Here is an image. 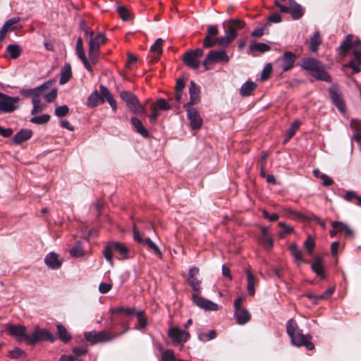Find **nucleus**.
<instances>
[{"mask_svg": "<svg viewBox=\"0 0 361 361\" xmlns=\"http://www.w3.org/2000/svg\"><path fill=\"white\" fill-rule=\"evenodd\" d=\"M322 42V40L319 32H315L310 40V51L313 53L317 52L319 47L321 45Z\"/></svg>", "mask_w": 361, "mask_h": 361, "instance_id": "nucleus-35", "label": "nucleus"}, {"mask_svg": "<svg viewBox=\"0 0 361 361\" xmlns=\"http://www.w3.org/2000/svg\"><path fill=\"white\" fill-rule=\"evenodd\" d=\"M50 120L49 114H43L41 116H34L30 119V121L36 124H45Z\"/></svg>", "mask_w": 361, "mask_h": 361, "instance_id": "nucleus-51", "label": "nucleus"}, {"mask_svg": "<svg viewBox=\"0 0 361 361\" xmlns=\"http://www.w3.org/2000/svg\"><path fill=\"white\" fill-rule=\"evenodd\" d=\"M297 56L292 51H287L278 59V61L281 62V68L283 72L292 69L294 66Z\"/></svg>", "mask_w": 361, "mask_h": 361, "instance_id": "nucleus-17", "label": "nucleus"}, {"mask_svg": "<svg viewBox=\"0 0 361 361\" xmlns=\"http://www.w3.org/2000/svg\"><path fill=\"white\" fill-rule=\"evenodd\" d=\"M244 25V22L240 20H231L228 25V33H226V35H228L232 39H234L237 37V30L242 28Z\"/></svg>", "mask_w": 361, "mask_h": 361, "instance_id": "nucleus-30", "label": "nucleus"}, {"mask_svg": "<svg viewBox=\"0 0 361 361\" xmlns=\"http://www.w3.org/2000/svg\"><path fill=\"white\" fill-rule=\"evenodd\" d=\"M6 51L9 53L10 57L13 59L18 58L21 54V49L18 44H11L7 46Z\"/></svg>", "mask_w": 361, "mask_h": 361, "instance_id": "nucleus-44", "label": "nucleus"}, {"mask_svg": "<svg viewBox=\"0 0 361 361\" xmlns=\"http://www.w3.org/2000/svg\"><path fill=\"white\" fill-rule=\"evenodd\" d=\"M334 287H330L322 294L317 295L314 293H307L305 296L314 304H317L319 301L325 300L326 298L330 297L334 293Z\"/></svg>", "mask_w": 361, "mask_h": 361, "instance_id": "nucleus-27", "label": "nucleus"}, {"mask_svg": "<svg viewBox=\"0 0 361 361\" xmlns=\"http://www.w3.org/2000/svg\"><path fill=\"white\" fill-rule=\"evenodd\" d=\"M76 54L78 57V59L82 61V64L84 65L85 68L90 72H93V68L92 66L90 65V61H88L85 52L84 50L83 47V42L81 37H78L76 42Z\"/></svg>", "mask_w": 361, "mask_h": 361, "instance_id": "nucleus-18", "label": "nucleus"}, {"mask_svg": "<svg viewBox=\"0 0 361 361\" xmlns=\"http://www.w3.org/2000/svg\"><path fill=\"white\" fill-rule=\"evenodd\" d=\"M73 257H81L85 255V251L81 241H77L69 251Z\"/></svg>", "mask_w": 361, "mask_h": 361, "instance_id": "nucleus-41", "label": "nucleus"}, {"mask_svg": "<svg viewBox=\"0 0 361 361\" xmlns=\"http://www.w3.org/2000/svg\"><path fill=\"white\" fill-rule=\"evenodd\" d=\"M99 54H100L99 49H94L92 47H88V56H89L88 61H90L91 66L95 65L97 63V61L99 60Z\"/></svg>", "mask_w": 361, "mask_h": 361, "instance_id": "nucleus-45", "label": "nucleus"}, {"mask_svg": "<svg viewBox=\"0 0 361 361\" xmlns=\"http://www.w3.org/2000/svg\"><path fill=\"white\" fill-rule=\"evenodd\" d=\"M360 47L361 50V41L358 38L353 40V35L349 34L339 47V54L346 56L350 50L353 52L355 49H358Z\"/></svg>", "mask_w": 361, "mask_h": 361, "instance_id": "nucleus-13", "label": "nucleus"}, {"mask_svg": "<svg viewBox=\"0 0 361 361\" xmlns=\"http://www.w3.org/2000/svg\"><path fill=\"white\" fill-rule=\"evenodd\" d=\"M235 317L236 318L237 323L240 325L245 324L251 319L250 312L245 308H240L235 310Z\"/></svg>", "mask_w": 361, "mask_h": 361, "instance_id": "nucleus-29", "label": "nucleus"}, {"mask_svg": "<svg viewBox=\"0 0 361 361\" xmlns=\"http://www.w3.org/2000/svg\"><path fill=\"white\" fill-rule=\"evenodd\" d=\"M312 269L318 276H320L321 279H326L322 259L320 258H317L314 260L312 264Z\"/></svg>", "mask_w": 361, "mask_h": 361, "instance_id": "nucleus-38", "label": "nucleus"}, {"mask_svg": "<svg viewBox=\"0 0 361 361\" xmlns=\"http://www.w3.org/2000/svg\"><path fill=\"white\" fill-rule=\"evenodd\" d=\"M116 11L123 20L126 21L130 19V13L126 6L117 4Z\"/></svg>", "mask_w": 361, "mask_h": 361, "instance_id": "nucleus-48", "label": "nucleus"}, {"mask_svg": "<svg viewBox=\"0 0 361 361\" xmlns=\"http://www.w3.org/2000/svg\"><path fill=\"white\" fill-rule=\"evenodd\" d=\"M152 106L155 107V109L158 111H168L171 108L169 102L163 98H159L156 103L152 105Z\"/></svg>", "mask_w": 361, "mask_h": 361, "instance_id": "nucleus-46", "label": "nucleus"}, {"mask_svg": "<svg viewBox=\"0 0 361 361\" xmlns=\"http://www.w3.org/2000/svg\"><path fill=\"white\" fill-rule=\"evenodd\" d=\"M272 71V66L271 63H267L266 66L264 68L262 73L261 74V79L263 81L267 80Z\"/></svg>", "mask_w": 361, "mask_h": 361, "instance_id": "nucleus-60", "label": "nucleus"}, {"mask_svg": "<svg viewBox=\"0 0 361 361\" xmlns=\"http://www.w3.org/2000/svg\"><path fill=\"white\" fill-rule=\"evenodd\" d=\"M163 43L164 40L161 38H158L157 39H156L154 43L151 46L150 51L157 54H161Z\"/></svg>", "mask_w": 361, "mask_h": 361, "instance_id": "nucleus-50", "label": "nucleus"}, {"mask_svg": "<svg viewBox=\"0 0 361 361\" xmlns=\"http://www.w3.org/2000/svg\"><path fill=\"white\" fill-rule=\"evenodd\" d=\"M120 97L126 102L130 109L134 107L139 101L136 95L130 91L123 90L121 92Z\"/></svg>", "mask_w": 361, "mask_h": 361, "instance_id": "nucleus-28", "label": "nucleus"}, {"mask_svg": "<svg viewBox=\"0 0 361 361\" xmlns=\"http://www.w3.org/2000/svg\"><path fill=\"white\" fill-rule=\"evenodd\" d=\"M217 44L222 47H227L233 39H232L228 35H225L223 37L216 38Z\"/></svg>", "mask_w": 361, "mask_h": 361, "instance_id": "nucleus-59", "label": "nucleus"}, {"mask_svg": "<svg viewBox=\"0 0 361 361\" xmlns=\"http://www.w3.org/2000/svg\"><path fill=\"white\" fill-rule=\"evenodd\" d=\"M52 85L53 81L49 80L44 82L42 85L35 87L34 89L37 90L36 93L38 95V98L43 97L47 102H53L57 97V90L56 88H52Z\"/></svg>", "mask_w": 361, "mask_h": 361, "instance_id": "nucleus-8", "label": "nucleus"}, {"mask_svg": "<svg viewBox=\"0 0 361 361\" xmlns=\"http://www.w3.org/2000/svg\"><path fill=\"white\" fill-rule=\"evenodd\" d=\"M301 67L317 80L327 82H331L332 80L331 75L325 71L324 65L318 59L311 57L304 58L302 60Z\"/></svg>", "mask_w": 361, "mask_h": 361, "instance_id": "nucleus-2", "label": "nucleus"}, {"mask_svg": "<svg viewBox=\"0 0 361 361\" xmlns=\"http://www.w3.org/2000/svg\"><path fill=\"white\" fill-rule=\"evenodd\" d=\"M69 114V108L67 105L57 106L54 110V114L57 117H64Z\"/></svg>", "mask_w": 361, "mask_h": 361, "instance_id": "nucleus-54", "label": "nucleus"}, {"mask_svg": "<svg viewBox=\"0 0 361 361\" xmlns=\"http://www.w3.org/2000/svg\"><path fill=\"white\" fill-rule=\"evenodd\" d=\"M56 331L59 338L66 343L72 339L71 334L67 331L66 328L61 324L56 325Z\"/></svg>", "mask_w": 361, "mask_h": 361, "instance_id": "nucleus-34", "label": "nucleus"}, {"mask_svg": "<svg viewBox=\"0 0 361 361\" xmlns=\"http://www.w3.org/2000/svg\"><path fill=\"white\" fill-rule=\"evenodd\" d=\"M200 269L196 267L189 269L187 281L192 290L195 292H200L201 290V281L195 277L199 274Z\"/></svg>", "mask_w": 361, "mask_h": 361, "instance_id": "nucleus-19", "label": "nucleus"}, {"mask_svg": "<svg viewBox=\"0 0 361 361\" xmlns=\"http://www.w3.org/2000/svg\"><path fill=\"white\" fill-rule=\"evenodd\" d=\"M130 111L133 114L140 116H146L147 114L145 107L140 103V101L137 102V104L130 109Z\"/></svg>", "mask_w": 361, "mask_h": 361, "instance_id": "nucleus-57", "label": "nucleus"}, {"mask_svg": "<svg viewBox=\"0 0 361 361\" xmlns=\"http://www.w3.org/2000/svg\"><path fill=\"white\" fill-rule=\"evenodd\" d=\"M5 329L10 336L15 337L18 342L25 341L27 344L29 334H27V329L25 326L8 323L5 325Z\"/></svg>", "mask_w": 361, "mask_h": 361, "instance_id": "nucleus-9", "label": "nucleus"}, {"mask_svg": "<svg viewBox=\"0 0 361 361\" xmlns=\"http://www.w3.org/2000/svg\"><path fill=\"white\" fill-rule=\"evenodd\" d=\"M290 252L293 257H294L295 260L300 262H304L302 252L297 245L293 243L289 247Z\"/></svg>", "mask_w": 361, "mask_h": 361, "instance_id": "nucleus-47", "label": "nucleus"}, {"mask_svg": "<svg viewBox=\"0 0 361 361\" xmlns=\"http://www.w3.org/2000/svg\"><path fill=\"white\" fill-rule=\"evenodd\" d=\"M216 336V332L215 330H210L208 334H202L200 336V339L202 341H208L215 338Z\"/></svg>", "mask_w": 361, "mask_h": 361, "instance_id": "nucleus-62", "label": "nucleus"}, {"mask_svg": "<svg viewBox=\"0 0 361 361\" xmlns=\"http://www.w3.org/2000/svg\"><path fill=\"white\" fill-rule=\"evenodd\" d=\"M168 336L171 339L174 345L183 344L190 338V335L187 331L183 330L178 326L169 328L168 330Z\"/></svg>", "mask_w": 361, "mask_h": 361, "instance_id": "nucleus-10", "label": "nucleus"}, {"mask_svg": "<svg viewBox=\"0 0 361 361\" xmlns=\"http://www.w3.org/2000/svg\"><path fill=\"white\" fill-rule=\"evenodd\" d=\"M329 95L331 103L343 115L347 111L346 102L343 92L338 85L333 84L329 88Z\"/></svg>", "mask_w": 361, "mask_h": 361, "instance_id": "nucleus-4", "label": "nucleus"}, {"mask_svg": "<svg viewBox=\"0 0 361 361\" xmlns=\"http://www.w3.org/2000/svg\"><path fill=\"white\" fill-rule=\"evenodd\" d=\"M290 4L292 6V9L289 13L293 20H299L304 15V10L302 7L293 0H290Z\"/></svg>", "mask_w": 361, "mask_h": 361, "instance_id": "nucleus-32", "label": "nucleus"}, {"mask_svg": "<svg viewBox=\"0 0 361 361\" xmlns=\"http://www.w3.org/2000/svg\"><path fill=\"white\" fill-rule=\"evenodd\" d=\"M26 353L22 349L16 347L9 352V357L12 359H18L25 357Z\"/></svg>", "mask_w": 361, "mask_h": 361, "instance_id": "nucleus-56", "label": "nucleus"}, {"mask_svg": "<svg viewBox=\"0 0 361 361\" xmlns=\"http://www.w3.org/2000/svg\"><path fill=\"white\" fill-rule=\"evenodd\" d=\"M55 341L56 338L48 329L35 326L33 332L29 334L27 345H35L36 343L42 341L54 343Z\"/></svg>", "mask_w": 361, "mask_h": 361, "instance_id": "nucleus-5", "label": "nucleus"}, {"mask_svg": "<svg viewBox=\"0 0 361 361\" xmlns=\"http://www.w3.org/2000/svg\"><path fill=\"white\" fill-rule=\"evenodd\" d=\"M130 123L135 131L140 134L144 138L149 137L150 135L147 128L143 126L142 121L137 117L133 116L130 118Z\"/></svg>", "mask_w": 361, "mask_h": 361, "instance_id": "nucleus-24", "label": "nucleus"}, {"mask_svg": "<svg viewBox=\"0 0 361 361\" xmlns=\"http://www.w3.org/2000/svg\"><path fill=\"white\" fill-rule=\"evenodd\" d=\"M229 61V56H228L225 50H212L206 56L203 65L207 70V65L217 62L227 63Z\"/></svg>", "mask_w": 361, "mask_h": 361, "instance_id": "nucleus-14", "label": "nucleus"}, {"mask_svg": "<svg viewBox=\"0 0 361 361\" xmlns=\"http://www.w3.org/2000/svg\"><path fill=\"white\" fill-rule=\"evenodd\" d=\"M217 44L216 38H213L212 37H209L206 35L205 38L203 40V46L205 48H210L215 46Z\"/></svg>", "mask_w": 361, "mask_h": 361, "instance_id": "nucleus-58", "label": "nucleus"}, {"mask_svg": "<svg viewBox=\"0 0 361 361\" xmlns=\"http://www.w3.org/2000/svg\"><path fill=\"white\" fill-rule=\"evenodd\" d=\"M117 252L121 255V259L130 258V250L124 244L120 242H111L104 248L103 255L106 260L113 264V253Z\"/></svg>", "mask_w": 361, "mask_h": 361, "instance_id": "nucleus-3", "label": "nucleus"}, {"mask_svg": "<svg viewBox=\"0 0 361 361\" xmlns=\"http://www.w3.org/2000/svg\"><path fill=\"white\" fill-rule=\"evenodd\" d=\"M247 279V292L250 295H254L255 293V279L252 272L250 270L245 271Z\"/></svg>", "mask_w": 361, "mask_h": 361, "instance_id": "nucleus-42", "label": "nucleus"}, {"mask_svg": "<svg viewBox=\"0 0 361 361\" xmlns=\"http://www.w3.org/2000/svg\"><path fill=\"white\" fill-rule=\"evenodd\" d=\"M286 332L293 345L305 346L309 350L314 349V345L311 342L312 336L309 334L304 335L294 319H290L287 322Z\"/></svg>", "mask_w": 361, "mask_h": 361, "instance_id": "nucleus-1", "label": "nucleus"}, {"mask_svg": "<svg viewBox=\"0 0 361 361\" xmlns=\"http://www.w3.org/2000/svg\"><path fill=\"white\" fill-rule=\"evenodd\" d=\"M19 101L18 97H11L3 93L0 96V114L11 113L19 109Z\"/></svg>", "mask_w": 361, "mask_h": 361, "instance_id": "nucleus-7", "label": "nucleus"}, {"mask_svg": "<svg viewBox=\"0 0 361 361\" xmlns=\"http://www.w3.org/2000/svg\"><path fill=\"white\" fill-rule=\"evenodd\" d=\"M130 123L135 131L140 134L144 138L149 137L150 135L147 128L143 126L142 121L137 117L133 116L130 118Z\"/></svg>", "mask_w": 361, "mask_h": 361, "instance_id": "nucleus-23", "label": "nucleus"}, {"mask_svg": "<svg viewBox=\"0 0 361 361\" xmlns=\"http://www.w3.org/2000/svg\"><path fill=\"white\" fill-rule=\"evenodd\" d=\"M249 49L251 51H258L260 53H264V52H267V51L271 50V47L266 43L255 42V43H252L249 46Z\"/></svg>", "mask_w": 361, "mask_h": 361, "instance_id": "nucleus-40", "label": "nucleus"}, {"mask_svg": "<svg viewBox=\"0 0 361 361\" xmlns=\"http://www.w3.org/2000/svg\"><path fill=\"white\" fill-rule=\"evenodd\" d=\"M315 243L314 239L312 237L308 236L307 240L304 242V247L307 249L309 254L312 252Z\"/></svg>", "mask_w": 361, "mask_h": 361, "instance_id": "nucleus-61", "label": "nucleus"}, {"mask_svg": "<svg viewBox=\"0 0 361 361\" xmlns=\"http://www.w3.org/2000/svg\"><path fill=\"white\" fill-rule=\"evenodd\" d=\"M20 21L19 17H13L8 19L2 27H6V30H14L16 29L15 24L18 23Z\"/></svg>", "mask_w": 361, "mask_h": 361, "instance_id": "nucleus-55", "label": "nucleus"}, {"mask_svg": "<svg viewBox=\"0 0 361 361\" xmlns=\"http://www.w3.org/2000/svg\"><path fill=\"white\" fill-rule=\"evenodd\" d=\"M90 40H89V47H93L94 49H97L100 50V47L102 44H104L106 41V36L104 33H99L97 35L94 36L93 32H90Z\"/></svg>", "mask_w": 361, "mask_h": 361, "instance_id": "nucleus-25", "label": "nucleus"}, {"mask_svg": "<svg viewBox=\"0 0 361 361\" xmlns=\"http://www.w3.org/2000/svg\"><path fill=\"white\" fill-rule=\"evenodd\" d=\"M63 261L59 259V255L54 252L48 253L44 257L45 264L51 269H59L62 265Z\"/></svg>", "mask_w": 361, "mask_h": 361, "instance_id": "nucleus-22", "label": "nucleus"}, {"mask_svg": "<svg viewBox=\"0 0 361 361\" xmlns=\"http://www.w3.org/2000/svg\"><path fill=\"white\" fill-rule=\"evenodd\" d=\"M257 87L254 82L247 80L243 83L240 89V94L243 97L250 96L253 90Z\"/></svg>", "mask_w": 361, "mask_h": 361, "instance_id": "nucleus-37", "label": "nucleus"}, {"mask_svg": "<svg viewBox=\"0 0 361 361\" xmlns=\"http://www.w3.org/2000/svg\"><path fill=\"white\" fill-rule=\"evenodd\" d=\"M133 239L135 241L137 242L138 243L142 245H145V238H144L142 237L140 232L135 227L133 228Z\"/></svg>", "mask_w": 361, "mask_h": 361, "instance_id": "nucleus-63", "label": "nucleus"}, {"mask_svg": "<svg viewBox=\"0 0 361 361\" xmlns=\"http://www.w3.org/2000/svg\"><path fill=\"white\" fill-rule=\"evenodd\" d=\"M189 94H190V101L188 103L184 104L183 107L185 109L190 107L191 106H193L195 104H197L200 101V89L193 80H191L190 82Z\"/></svg>", "mask_w": 361, "mask_h": 361, "instance_id": "nucleus-20", "label": "nucleus"}, {"mask_svg": "<svg viewBox=\"0 0 361 361\" xmlns=\"http://www.w3.org/2000/svg\"><path fill=\"white\" fill-rule=\"evenodd\" d=\"M203 50L200 48L187 51L183 56V63L189 68L197 69L200 66L199 59L203 56Z\"/></svg>", "mask_w": 361, "mask_h": 361, "instance_id": "nucleus-12", "label": "nucleus"}, {"mask_svg": "<svg viewBox=\"0 0 361 361\" xmlns=\"http://www.w3.org/2000/svg\"><path fill=\"white\" fill-rule=\"evenodd\" d=\"M279 226L282 228V230L279 232V236L281 238H283L286 235L293 232V228L290 226H287L284 222L280 221L279 223Z\"/></svg>", "mask_w": 361, "mask_h": 361, "instance_id": "nucleus-49", "label": "nucleus"}, {"mask_svg": "<svg viewBox=\"0 0 361 361\" xmlns=\"http://www.w3.org/2000/svg\"><path fill=\"white\" fill-rule=\"evenodd\" d=\"M259 240L266 249H271L274 246L273 239L270 235L261 236Z\"/></svg>", "mask_w": 361, "mask_h": 361, "instance_id": "nucleus-53", "label": "nucleus"}, {"mask_svg": "<svg viewBox=\"0 0 361 361\" xmlns=\"http://www.w3.org/2000/svg\"><path fill=\"white\" fill-rule=\"evenodd\" d=\"M72 77V71L70 63H66L61 70L59 83L63 85L67 83Z\"/></svg>", "mask_w": 361, "mask_h": 361, "instance_id": "nucleus-33", "label": "nucleus"}, {"mask_svg": "<svg viewBox=\"0 0 361 361\" xmlns=\"http://www.w3.org/2000/svg\"><path fill=\"white\" fill-rule=\"evenodd\" d=\"M187 109V117L190 121V125L192 130L200 129L203 123L202 119L200 116L199 111L195 108H186Z\"/></svg>", "mask_w": 361, "mask_h": 361, "instance_id": "nucleus-16", "label": "nucleus"}, {"mask_svg": "<svg viewBox=\"0 0 361 361\" xmlns=\"http://www.w3.org/2000/svg\"><path fill=\"white\" fill-rule=\"evenodd\" d=\"M111 312L113 315L119 317L121 315L125 316H131L135 314V310L132 307H118L113 309H111Z\"/></svg>", "mask_w": 361, "mask_h": 361, "instance_id": "nucleus-36", "label": "nucleus"}, {"mask_svg": "<svg viewBox=\"0 0 361 361\" xmlns=\"http://www.w3.org/2000/svg\"><path fill=\"white\" fill-rule=\"evenodd\" d=\"M104 102V99L99 95L97 90H94L88 96L87 105L90 108H94Z\"/></svg>", "mask_w": 361, "mask_h": 361, "instance_id": "nucleus-31", "label": "nucleus"}, {"mask_svg": "<svg viewBox=\"0 0 361 361\" xmlns=\"http://www.w3.org/2000/svg\"><path fill=\"white\" fill-rule=\"evenodd\" d=\"M350 126L352 128H353V135H356L359 133L361 134V123L360 121L352 120L350 123Z\"/></svg>", "mask_w": 361, "mask_h": 361, "instance_id": "nucleus-64", "label": "nucleus"}, {"mask_svg": "<svg viewBox=\"0 0 361 361\" xmlns=\"http://www.w3.org/2000/svg\"><path fill=\"white\" fill-rule=\"evenodd\" d=\"M192 298L194 303L201 309L209 311H216L219 309V305L204 298L197 295V294H192Z\"/></svg>", "mask_w": 361, "mask_h": 361, "instance_id": "nucleus-15", "label": "nucleus"}, {"mask_svg": "<svg viewBox=\"0 0 361 361\" xmlns=\"http://www.w3.org/2000/svg\"><path fill=\"white\" fill-rule=\"evenodd\" d=\"M36 89H22L20 91V94L23 97H32V109L31 111L32 114H35L37 113H39L43 111V109L46 107L45 105L41 104V98H38V95L37 94Z\"/></svg>", "mask_w": 361, "mask_h": 361, "instance_id": "nucleus-11", "label": "nucleus"}, {"mask_svg": "<svg viewBox=\"0 0 361 361\" xmlns=\"http://www.w3.org/2000/svg\"><path fill=\"white\" fill-rule=\"evenodd\" d=\"M144 245L147 246L148 249L152 250L158 258L162 259L163 254L161 250L149 238H145Z\"/></svg>", "mask_w": 361, "mask_h": 361, "instance_id": "nucleus-39", "label": "nucleus"}, {"mask_svg": "<svg viewBox=\"0 0 361 361\" xmlns=\"http://www.w3.org/2000/svg\"><path fill=\"white\" fill-rule=\"evenodd\" d=\"M123 333H121L122 334ZM121 334H111L107 331H87L84 334V337L85 340L92 344H96L99 343H106L112 341L115 338L120 336Z\"/></svg>", "mask_w": 361, "mask_h": 361, "instance_id": "nucleus-6", "label": "nucleus"}, {"mask_svg": "<svg viewBox=\"0 0 361 361\" xmlns=\"http://www.w3.org/2000/svg\"><path fill=\"white\" fill-rule=\"evenodd\" d=\"M161 361H187L183 359H177L175 357L174 351L171 349H166L161 352Z\"/></svg>", "mask_w": 361, "mask_h": 361, "instance_id": "nucleus-43", "label": "nucleus"}, {"mask_svg": "<svg viewBox=\"0 0 361 361\" xmlns=\"http://www.w3.org/2000/svg\"><path fill=\"white\" fill-rule=\"evenodd\" d=\"M138 326L136 327L137 329H143L147 325V318L144 315V312L140 311L136 313Z\"/></svg>", "mask_w": 361, "mask_h": 361, "instance_id": "nucleus-52", "label": "nucleus"}, {"mask_svg": "<svg viewBox=\"0 0 361 361\" xmlns=\"http://www.w3.org/2000/svg\"><path fill=\"white\" fill-rule=\"evenodd\" d=\"M354 59L350 60L343 66L352 69V74H356L360 72V66L361 65V50L355 49L353 51Z\"/></svg>", "mask_w": 361, "mask_h": 361, "instance_id": "nucleus-21", "label": "nucleus"}, {"mask_svg": "<svg viewBox=\"0 0 361 361\" xmlns=\"http://www.w3.org/2000/svg\"><path fill=\"white\" fill-rule=\"evenodd\" d=\"M32 135V131L30 129H21L12 138V142L15 145H20L25 141L28 140Z\"/></svg>", "mask_w": 361, "mask_h": 361, "instance_id": "nucleus-26", "label": "nucleus"}]
</instances>
